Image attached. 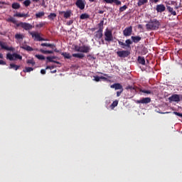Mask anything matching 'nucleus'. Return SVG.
<instances>
[{
  "label": "nucleus",
  "instance_id": "f257e3e1",
  "mask_svg": "<svg viewBox=\"0 0 182 182\" xmlns=\"http://www.w3.org/2000/svg\"><path fill=\"white\" fill-rule=\"evenodd\" d=\"M6 21H7L9 23H14V24L16 25V27H21V28H23L26 31H30L31 29L33 28V26L28 23L20 22L18 23L16 19H15L14 17H10V18L6 19Z\"/></svg>",
  "mask_w": 182,
  "mask_h": 182
},
{
  "label": "nucleus",
  "instance_id": "f03ea898",
  "mask_svg": "<svg viewBox=\"0 0 182 182\" xmlns=\"http://www.w3.org/2000/svg\"><path fill=\"white\" fill-rule=\"evenodd\" d=\"M140 41H141V37L140 36H132V40L127 39L125 41V43L121 42L119 41V45L121 46L122 48H130V46L134 43H138Z\"/></svg>",
  "mask_w": 182,
  "mask_h": 182
},
{
  "label": "nucleus",
  "instance_id": "7ed1b4c3",
  "mask_svg": "<svg viewBox=\"0 0 182 182\" xmlns=\"http://www.w3.org/2000/svg\"><path fill=\"white\" fill-rule=\"evenodd\" d=\"M160 26L161 23L157 19H151V21L145 25L146 31H157Z\"/></svg>",
  "mask_w": 182,
  "mask_h": 182
},
{
  "label": "nucleus",
  "instance_id": "20e7f679",
  "mask_svg": "<svg viewBox=\"0 0 182 182\" xmlns=\"http://www.w3.org/2000/svg\"><path fill=\"white\" fill-rule=\"evenodd\" d=\"M6 59L10 61H14L17 60H21L23 59V57L18 53H7L6 54Z\"/></svg>",
  "mask_w": 182,
  "mask_h": 182
},
{
  "label": "nucleus",
  "instance_id": "39448f33",
  "mask_svg": "<svg viewBox=\"0 0 182 182\" xmlns=\"http://www.w3.org/2000/svg\"><path fill=\"white\" fill-rule=\"evenodd\" d=\"M105 41L108 43L114 41V36H112L111 30L106 29V31H105Z\"/></svg>",
  "mask_w": 182,
  "mask_h": 182
},
{
  "label": "nucleus",
  "instance_id": "423d86ee",
  "mask_svg": "<svg viewBox=\"0 0 182 182\" xmlns=\"http://www.w3.org/2000/svg\"><path fill=\"white\" fill-rule=\"evenodd\" d=\"M85 0H76L75 1L76 7H77V9L80 10H84V9L85 8Z\"/></svg>",
  "mask_w": 182,
  "mask_h": 182
},
{
  "label": "nucleus",
  "instance_id": "0eeeda50",
  "mask_svg": "<svg viewBox=\"0 0 182 182\" xmlns=\"http://www.w3.org/2000/svg\"><path fill=\"white\" fill-rule=\"evenodd\" d=\"M151 97H144V98H141V100H138L136 101H135V103L136 104H141V105H148L149 103H151Z\"/></svg>",
  "mask_w": 182,
  "mask_h": 182
},
{
  "label": "nucleus",
  "instance_id": "6e6552de",
  "mask_svg": "<svg viewBox=\"0 0 182 182\" xmlns=\"http://www.w3.org/2000/svg\"><path fill=\"white\" fill-rule=\"evenodd\" d=\"M29 34H31V37L35 38V41H46V40L39 35L38 33L36 32H29Z\"/></svg>",
  "mask_w": 182,
  "mask_h": 182
},
{
  "label": "nucleus",
  "instance_id": "1a4fd4ad",
  "mask_svg": "<svg viewBox=\"0 0 182 182\" xmlns=\"http://www.w3.org/2000/svg\"><path fill=\"white\" fill-rule=\"evenodd\" d=\"M0 47H1V49L4 50H8L10 52H14V48L13 47L7 46L6 43L1 42V41H0Z\"/></svg>",
  "mask_w": 182,
  "mask_h": 182
},
{
  "label": "nucleus",
  "instance_id": "9d476101",
  "mask_svg": "<svg viewBox=\"0 0 182 182\" xmlns=\"http://www.w3.org/2000/svg\"><path fill=\"white\" fill-rule=\"evenodd\" d=\"M132 33H133V26H129L126 27L125 29H124L123 34L124 36H131Z\"/></svg>",
  "mask_w": 182,
  "mask_h": 182
},
{
  "label": "nucleus",
  "instance_id": "9b49d317",
  "mask_svg": "<svg viewBox=\"0 0 182 182\" xmlns=\"http://www.w3.org/2000/svg\"><path fill=\"white\" fill-rule=\"evenodd\" d=\"M119 58H127L130 55L128 50H121L116 53Z\"/></svg>",
  "mask_w": 182,
  "mask_h": 182
},
{
  "label": "nucleus",
  "instance_id": "f8f14e48",
  "mask_svg": "<svg viewBox=\"0 0 182 182\" xmlns=\"http://www.w3.org/2000/svg\"><path fill=\"white\" fill-rule=\"evenodd\" d=\"M169 102H180V95H172L168 97Z\"/></svg>",
  "mask_w": 182,
  "mask_h": 182
},
{
  "label": "nucleus",
  "instance_id": "ddd939ff",
  "mask_svg": "<svg viewBox=\"0 0 182 182\" xmlns=\"http://www.w3.org/2000/svg\"><path fill=\"white\" fill-rule=\"evenodd\" d=\"M103 2L109 4H114V5L118 6L121 5L120 0H103Z\"/></svg>",
  "mask_w": 182,
  "mask_h": 182
},
{
  "label": "nucleus",
  "instance_id": "4468645a",
  "mask_svg": "<svg viewBox=\"0 0 182 182\" xmlns=\"http://www.w3.org/2000/svg\"><path fill=\"white\" fill-rule=\"evenodd\" d=\"M77 52L82 53H88L89 52H90V46L85 45L82 46V48Z\"/></svg>",
  "mask_w": 182,
  "mask_h": 182
},
{
  "label": "nucleus",
  "instance_id": "2eb2a0df",
  "mask_svg": "<svg viewBox=\"0 0 182 182\" xmlns=\"http://www.w3.org/2000/svg\"><path fill=\"white\" fill-rule=\"evenodd\" d=\"M166 6H164V4H158L156 6V11H157L158 13H162L164 11H166Z\"/></svg>",
  "mask_w": 182,
  "mask_h": 182
},
{
  "label": "nucleus",
  "instance_id": "dca6fc26",
  "mask_svg": "<svg viewBox=\"0 0 182 182\" xmlns=\"http://www.w3.org/2000/svg\"><path fill=\"white\" fill-rule=\"evenodd\" d=\"M56 58H57L56 56H52V57L48 56V57L46 58V59H47L48 63H56L58 65V64H60V62L53 60V59H56Z\"/></svg>",
  "mask_w": 182,
  "mask_h": 182
},
{
  "label": "nucleus",
  "instance_id": "f3484780",
  "mask_svg": "<svg viewBox=\"0 0 182 182\" xmlns=\"http://www.w3.org/2000/svg\"><path fill=\"white\" fill-rule=\"evenodd\" d=\"M60 14H63V18L68 19L71 16V11H61Z\"/></svg>",
  "mask_w": 182,
  "mask_h": 182
},
{
  "label": "nucleus",
  "instance_id": "a211bd4d",
  "mask_svg": "<svg viewBox=\"0 0 182 182\" xmlns=\"http://www.w3.org/2000/svg\"><path fill=\"white\" fill-rule=\"evenodd\" d=\"M166 9L169 12V14H171V15L176 16V11H175L172 7H171L170 6H166Z\"/></svg>",
  "mask_w": 182,
  "mask_h": 182
},
{
  "label": "nucleus",
  "instance_id": "6ab92c4d",
  "mask_svg": "<svg viewBox=\"0 0 182 182\" xmlns=\"http://www.w3.org/2000/svg\"><path fill=\"white\" fill-rule=\"evenodd\" d=\"M138 63L141 65H146V59L144 57L139 56L138 57Z\"/></svg>",
  "mask_w": 182,
  "mask_h": 182
},
{
  "label": "nucleus",
  "instance_id": "aec40b11",
  "mask_svg": "<svg viewBox=\"0 0 182 182\" xmlns=\"http://www.w3.org/2000/svg\"><path fill=\"white\" fill-rule=\"evenodd\" d=\"M29 16L28 14H21V13H16L14 14V17H18V18H28Z\"/></svg>",
  "mask_w": 182,
  "mask_h": 182
},
{
  "label": "nucleus",
  "instance_id": "412c9836",
  "mask_svg": "<svg viewBox=\"0 0 182 182\" xmlns=\"http://www.w3.org/2000/svg\"><path fill=\"white\" fill-rule=\"evenodd\" d=\"M103 31H95V35L94 36L95 38L101 39L103 36Z\"/></svg>",
  "mask_w": 182,
  "mask_h": 182
},
{
  "label": "nucleus",
  "instance_id": "4be33fe9",
  "mask_svg": "<svg viewBox=\"0 0 182 182\" xmlns=\"http://www.w3.org/2000/svg\"><path fill=\"white\" fill-rule=\"evenodd\" d=\"M111 88H114V90H123L122 85H121L119 83H116V84L111 85Z\"/></svg>",
  "mask_w": 182,
  "mask_h": 182
},
{
  "label": "nucleus",
  "instance_id": "5701e85b",
  "mask_svg": "<svg viewBox=\"0 0 182 182\" xmlns=\"http://www.w3.org/2000/svg\"><path fill=\"white\" fill-rule=\"evenodd\" d=\"M20 68V65H15V64H10V65L9 66V69L11 70L13 69L14 70H18Z\"/></svg>",
  "mask_w": 182,
  "mask_h": 182
},
{
  "label": "nucleus",
  "instance_id": "b1692460",
  "mask_svg": "<svg viewBox=\"0 0 182 182\" xmlns=\"http://www.w3.org/2000/svg\"><path fill=\"white\" fill-rule=\"evenodd\" d=\"M41 46H42V47H48L50 49H54L55 48V45L54 44H49L48 43H43L41 44Z\"/></svg>",
  "mask_w": 182,
  "mask_h": 182
},
{
  "label": "nucleus",
  "instance_id": "393cba45",
  "mask_svg": "<svg viewBox=\"0 0 182 182\" xmlns=\"http://www.w3.org/2000/svg\"><path fill=\"white\" fill-rule=\"evenodd\" d=\"M20 48H21L23 50H26L28 52H32L33 51V48L30 46H26V45L24 46H21Z\"/></svg>",
  "mask_w": 182,
  "mask_h": 182
},
{
  "label": "nucleus",
  "instance_id": "a878e982",
  "mask_svg": "<svg viewBox=\"0 0 182 182\" xmlns=\"http://www.w3.org/2000/svg\"><path fill=\"white\" fill-rule=\"evenodd\" d=\"M139 92H140L141 93L146 94V95H153V92L149 90L139 89Z\"/></svg>",
  "mask_w": 182,
  "mask_h": 182
},
{
  "label": "nucleus",
  "instance_id": "bb28decb",
  "mask_svg": "<svg viewBox=\"0 0 182 182\" xmlns=\"http://www.w3.org/2000/svg\"><path fill=\"white\" fill-rule=\"evenodd\" d=\"M84 54L83 53H74L73 54V57L74 58H77L79 59H82L84 58Z\"/></svg>",
  "mask_w": 182,
  "mask_h": 182
},
{
  "label": "nucleus",
  "instance_id": "cd10ccee",
  "mask_svg": "<svg viewBox=\"0 0 182 182\" xmlns=\"http://www.w3.org/2000/svg\"><path fill=\"white\" fill-rule=\"evenodd\" d=\"M40 52L43 53L44 55L53 54V50H46L44 49H41Z\"/></svg>",
  "mask_w": 182,
  "mask_h": 182
},
{
  "label": "nucleus",
  "instance_id": "c85d7f7f",
  "mask_svg": "<svg viewBox=\"0 0 182 182\" xmlns=\"http://www.w3.org/2000/svg\"><path fill=\"white\" fill-rule=\"evenodd\" d=\"M148 3V0H138V6L140 7Z\"/></svg>",
  "mask_w": 182,
  "mask_h": 182
},
{
  "label": "nucleus",
  "instance_id": "c756f323",
  "mask_svg": "<svg viewBox=\"0 0 182 182\" xmlns=\"http://www.w3.org/2000/svg\"><path fill=\"white\" fill-rule=\"evenodd\" d=\"M11 8H13V9L14 10L19 9H20L19 3H13V4L11 5Z\"/></svg>",
  "mask_w": 182,
  "mask_h": 182
},
{
  "label": "nucleus",
  "instance_id": "7c9ffc66",
  "mask_svg": "<svg viewBox=\"0 0 182 182\" xmlns=\"http://www.w3.org/2000/svg\"><path fill=\"white\" fill-rule=\"evenodd\" d=\"M57 15L55 13H50V15H48V18L50 21H53L55 18H56Z\"/></svg>",
  "mask_w": 182,
  "mask_h": 182
},
{
  "label": "nucleus",
  "instance_id": "2f4dec72",
  "mask_svg": "<svg viewBox=\"0 0 182 182\" xmlns=\"http://www.w3.org/2000/svg\"><path fill=\"white\" fill-rule=\"evenodd\" d=\"M61 55H63V57L65 58V59H70L71 58L70 53H61Z\"/></svg>",
  "mask_w": 182,
  "mask_h": 182
},
{
  "label": "nucleus",
  "instance_id": "473e14b6",
  "mask_svg": "<svg viewBox=\"0 0 182 182\" xmlns=\"http://www.w3.org/2000/svg\"><path fill=\"white\" fill-rule=\"evenodd\" d=\"M45 16V12L41 11L37 14H36V18H39Z\"/></svg>",
  "mask_w": 182,
  "mask_h": 182
},
{
  "label": "nucleus",
  "instance_id": "72a5a7b5",
  "mask_svg": "<svg viewBox=\"0 0 182 182\" xmlns=\"http://www.w3.org/2000/svg\"><path fill=\"white\" fill-rule=\"evenodd\" d=\"M89 18V14L87 13H84L82 15H80V20H85Z\"/></svg>",
  "mask_w": 182,
  "mask_h": 182
},
{
  "label": "nucleus",
  "instance_id": "f704fd0d",
  "mask_svg": "<svg viewBox=\"0 0 182 182\" xmlns=\"http://www.w3.org/2000/svg\"><path fill=\"white\" fill-rule=\"evenodd\" d=\"M117 105H119V102L117 100L114 101V102L110 105L111 109H114V107H117Z\"/></svg>",
  "mask_w": 182,
  "mask_h": 182
},
{
  "label": "nucleus",
  "instance_id": "c9c22d12",
  "mask_svg": "<svg viewBox=\"0 0 182 182\" xmlns=\"http://www.w3.org/2000/svg\"><path fill=\"white\" fill-rule=\"evenodd\" d=\"M33 70V68L31 67H26L24 70H23V73H31Z\"/></svg>",
  "mask_w": 182,
  "mask_h": 182
},
{
  "label": "nucleus",
  "instance_id": "e433bc0d",
  "mask_svg": "<svg viewBox=\"0 0 182 182\" xmlns=\"http://www.w3.org/2000/svg\"><path fill=\"white\" fill-rule=\"evenodd\" d=\"M103 23H104L103 20L100 21V23H98V31H103Z\"/></svg>",
  "mask_w": 182,
  "mask_h": 182
},
{
  "label": "nucleus",
  "instance_id": "4c0bfd02",
  "mask_svg": "<svg viewBox=\"0 0 182 182\" xmlns=\"http://www.w3.org/2000/svg\"><path fill=\"white\" fill-rule=\"evenodd\" d=\"M26 63L27 64H31V66L36 65V62L34 61V60H33V58H31V60H26Z\"/></svg>",
  "mask_w": 182,
  "mask_h": 182
},
{
  "label": "nucleus",
  "instance_id": "58836bf2",
  "mask_svg": "<svg viewBox=\"0 0 182 182\" xmlns=\"http://www.w3.org/2000/svg\"><path fill=\"white\" fill-rule=\"evenodd\" d=\"M126 9H127V6L124 5V6H122L119 7V13L124 12V11H126Z\"/></svg>",
  "mask_w": 182,
  "mask_h": 182
},
{
  "label": "nucleus",
  "instance_id": "ea45409f",
  "mask_svg": "<svg viewBox=\"0 0 182 182\" xmlns=\"http://www.w3.org/2000/svg\"><path fill=\"white\" fill-rule=\"evenodd\" d=\"M36 58H37V59H38L39 60H45V59L46 58L44 55H36Z\"/></svg>",
  "mask_w": 182,
  "mask_h": 182
},
{
  "label": "nucleus",
  "instance_id": "a19ab883",
  "mask_svg": "<svg viewBox=\"0 0 182 182\" xmlns=\"http://www.w3.org/2000/svg\"><path fill=\"white\" fill-rule=\"evenodd\" d=\"M31 0H26L24 2H23V4H24V6L28 7L31 5Z\"/></svg>",
  "mask_w": 182,
  "mask_h": 182
},
{
  "label": "nucleus",
  "instance_id": "79ce46f5",
  "mask_svg": "<svg viewBox=\"0 0 182 182\" xmlns=\"http://www.w3.org/2000/svg\"><path fill=\"white\" fill-rule=\"evenodd\" d=\"M15 39L22 40L23 39V35H21L20 33L15 34Z\"/></svg>",
  "mask_w": 182,
  "mask_h": 182
},
{
  "label": "nucleus",
  "instance_id": "37998d69",
  "mask_svg": "<svg viewBox=\"0 0 182 182\" xmlns=\"http://www.w3.org/2000/svg\"><path fill=\"white\" fill-rule=\"evenodd\" d=\"M101 79H105V77H98V76L94 77V81H95V82H100L101 80Z\"/></svg>",
  "mask_w": 182,
  "mask_h": 182
},
{
  "label": "nucleus",
  "instance_id": "c03bdc74",
  "mask_svg": "<svg viewBox=\"0 0 182 182\" xmlns=\"http://www.w3.org/2000/svg\"><path fill=\"white\" fill-rule=\"evenodd\" d=\"M81 48H82V46H74V50H75V52L80 51Z\"/></svg>",
  "mask_w": 182,
  "mask_h": 182
},
{
  "label": "nucleus",
  "instance_id": "a18cd8bd",
  "mask_svg": "<svg viewBox=\"0 0 182 182\" xmlns=\"http://www.w3.org/2000/svg\"><path fill=\"white\" fill-rule=\"evenodd\" d=\"M45 26V23H41L39 24L36 25V28H41Z\"/></svg>",
  "mask_w": 182,
  "mask_h": 182
},
{
  "label": "nucleus",
  "instance_id": "49530a36",
  "mask_svg": "<svg viewBox=\"0 0 182 182\" xmlns=\"http://www.w3.org/2000/svg\"><path fill=\"white\" fill-rule=\"evenodd\" d=\"M87 57H88V60H95V57L89 54L88 55H87Z\"/></svg>",
  "mask_w": 182,
  "mask_h": 182
},
{
  "label": "nucleus",
  "instance_id": "de8ad7c7",
  "mask_svg": "<svg viewBox=\"0 0 182 182\" xmlns=\"http://www.w3.org/2000/svg\"><path fill=\"white\" fill-rule=\"evenodd\" d=\"M173 114L178 116V117H181L182 118V114L181 113L177 112H173Z\"/></svg>",
  "mask_w": 182,
  "mask_h": 182
},
{
  "label": "nucleus",
  "instance_id": "09e8293b",
  "mask_svg": "<svg viewBox=\"0 0 182 182\" xmlns=\"http://www.w3.org/2000/svg\"><path fill=\"white\" fill-rule=\"evenodd\" d=\"M55 67L54 65H48L47 67H46V70H53L54 69Z\"/></svg>",
  "mask_w": 182,
  "mask_h": 182
},
{
  "label": "nucleus",
  "instance_id": "8fccbe9b",
  "mask_svg": "<svg viewBox=\"0 0 182 182\" xmlns=\"http://www.w3.org/2000/svg\"><path fill=\"white\" fill-rule=\"evenodd\" d=\"M74 21L73 20H70L69 21H68V23H66V25H68V26H70L71 24H73Z\"/></svg>",
  "mask_w": 182,
  "mask_h": 182
},
{
  "label": "nucleus",
  "instance_id": "3c124183",
  "mask_svg": "<svg viewBox=\"0 0 182 182\" xmlns=\"http://www.w3.org/2000/svg\"><path fill=\"white\" fill-rule=\"evenodd\" d=\"M0 65H6V63L3 60H0Z\"/></svg>",
  "mask_w": 182,
  "mask_h": 182
},
{
  "label": "nucleus",
  "instance_id": "603ef678",
  "mask_svg": "<svg viewBox=\"0 0 182 182\" xmlns=\"http://www.w3.org/2000/svg\"><path fill=\"white\" fill-rule=\"evenodd\" d=\"M122 91H123V90H121V91H117V92H116L117 97H120L121 93H122Z\"/></svg>",
  "mask_w": 182,
  "mask_h": 182
},
{
  "label": "nucleus",
  "instance_id": "864d4df0",
  "mask_svg": "<svg viewBox=\"0 0 182 182\" xmlns=\"http://www.w3.org/2000/svg\"><path fill=\"white\" fill-rule=\"evenodd\" d=\"M126 90H133L134 87H133V86H127V87H126Z\"/></svg>",
  "mask_w": 182,
  "mask_h": 182
},
{
  "label": "nucleus",
  "instance_id": "5fc2aeb1",
  "mask_svg": "<svg viewBox=\"0 0 182 182\" xmlns=\"http://www.w3.org/2000/svg\"><path fill=\"white\" fill-rule=\"evenodd\" d=\"M41 6H43L44 8H46L45 0H42V3L41 4Z\"/></svg>",
  "mask_w": 182,
  "mask_h": 182
},
{
  "label": "nucleus",
  "instance_id": "6e6d98bb",
  "mask_svg": "<svg viewBox=\"0 0 182 182\" xmlns=\"http://www.w3.org/2000/svg\"><path fill=\"white\" fill-rule=\"evenodd\" d=\"M0 4L9 5V3H6V2H5V1H0Z\"/></svg>",
  "mask_w": 182,
  "mask_h": 182
},
{
  "label": "nucleus",
  "instance_id": "4d7b16f0",
  "mask_svg": "<svg viewBox=\"0 0 182 182\" xmlns=\"http://www.w3.org/2000/svg\"><path fill=\"white\" fill-rule=\"evenodd\" d=\"M41 74L45 75L46 74V70H41Z\"/></svg>",
  "mask_w": 182,
  "mask_h": 182
},
{
  "label": "nucleus",
  "instance_id": "13d9d810",
  "mask_svg": "<svg viewBox=\"0 0 182 182\" xmlns=\"http://www.w3.org/2000/svg\"><path fill=\"white\" fill-rule=\"evenodd\" d=\"M32 2H34V3H38L39 2V0H31Z\"/></svg>",
  "mask_w": 182,
  "mask_h": 182
},
{
  "label": "nucleus",
  "instance_id": "bf43d9fd",
  "mask_svg": "<svg viewBox=\"0 0 182 182\" xmlns=\"http://www.w3.org/2000/svg\"><path fill=\"white\" fill-rule=\"evenodd\" d=\"M104 12H105L104 11H98V14H103Z\"/></svg>",
  "mask_w": 182,
  "mask_h": 182
},
{
  "label": "nucleus",
  "instance_id": "052dcab7",
  "mask_svg": "<svg viewBox=\"0 0 182 182\" xmlns=\"http://www.w3.org/2000/svg\"><path fill=\"white\" fill-rule=\"evenodd\" d=\"M57 73V70H53V71H50V73L53 74V73Z\"/></svg>",
  "mask_w": 182,
  "mask_h": 182
},
{
  "label": "nucleus",
  "instance_id": "680f3d73",
  "mask_svg": "<svg viewBox=\"0 0 182 182\" xmlns=\"http://www.w3.org/2000/svg\"><path fill=\"white\" fill-rule=\"evenodd\" d=\"M3 58H4V55L1 53H0V59H3Z\"/></svg>",
  "mask_w": 182,
  "mask_h": 182
},
{
  "label": "nucleus",
  "instance_id": "e2e57ef3",
  "mask_svg": "<svg viewBox=\"0 0 182 182\" xmlns=\"http://www.w3.org/2000/svg\"><path fill=\"white\" fill-rule=\"evenodd\" d=\"M153 1H154V3H158V2H159V0H153Z\"/></svg>",
  "mask_w": 182,
  "mask_h": 182
},
{
  "label": "nucleus",
  "instance_id": "0e129e2a",
  "mask_svg": "<svg viewBox=\"0 0 182 182\" xmlns=\"http://www.w3.org/2000/svg\"><path fill=\"white\" fill-rule=\"evenodd\" d=\"M89 2L93 3V2H95V0H89Z\"/></svg>",
  "mask_w": 182,
  "mask_h": 182
},
{
  "label": "nucleus",
  "instance_id": "69168bd1",
  "mask_svg": "<svg viewBox=\"0 0 182 182\" xmlns=\"http://www.w3.org/2000/svg\"><path fill=\"white\" fill-rule=\"evenodd\" d=\"M54 52L58 53V49H55V50H54Z\"/></svg>",
  "mask_w": 182,
  "mask_h": 182
},
{
  "label": "nucleus",
  "instance_id": "338daca9",
  "mask_svg": "<svg viewBox=\"0 0 182 182\" xmlns=\"http://www.w3.org/2000/svg\"><path fill=\"white\" fill-rule=\"evenodd\" d=\"M175 9H178V7H176Z\"/></svg>",
  "mask_w": 182,
  "mask_h": 182
},
{
  "label": "nucleus",
  "instance_id": "774afa93",
  "mask_svg": "<svg viewBox=\"0 0 182 182\" xmlns=\"http://www.w3.org/2000/svg\"><path fill=\"white\" fill-rule=\"evenodd\" d=\"M1 9H2V6H0Z\"/></svg>",
  "mask_w": 182,
  "mask_h": 182
}]
</instances>
